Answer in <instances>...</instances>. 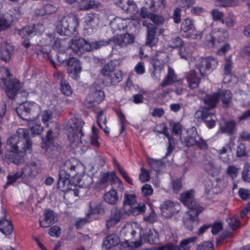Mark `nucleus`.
<instances>
[{"mask_svg":"<svg viewBox=\"0 0 250 250\" xmlns=\"http://www.w3.org/2000/svg\"><path fill=\"white\" fill-rule=\"evenodd\" d=\"M85 172L84 166L78 160L72 158L66 161L60 172L59 179L58 181V188L63 192L69 189L71 187L70 178H77L79 184L85 188H88L92 183V178L88 176H84L83 179L81 177Z\"/></svg>","mask_w":250,"mask_h":250,"instance_id":"f257e3e1","label":"nucleus"},{"mask_svg":"<svg viewBox=\"0 0 250 250\" xmlns=\"http://www.w3.org/2000/svg\"><path fill=\"white\" fill-rule=\"evenodd\" d=\"M7 145L10 150L6 151L5 158L10 162L19 164L23 154L30 151L32 143L28 138V132L26 129L19 128L15 134L8 138Z\"/></svg>","mask_w":250,"mask_h":250,"instance_id":"f03ea898","label":"nucleus"},{"mask_svg":"<svg viewBox=\"0 0 250 250\" xmlns=\"http://www.w3.org/2000/svg\"><path fill=\"white\" fill-rule=\"evenodd\" d=\"M84 122L77 119H72L69 122L70 128L68 134V139L70 147L73 149L80 148L84 150V145L82 140L83 136V128Z\"/></svg>","mask_w":250,"mask_h":250,"instance_id":"7ed1b4c3","label":"nucleus"},{"mask_svg":"<svg viewBox=\"0 0 250 250\" xmlns=\"http://www.w3.org/2000/svg\"><path fill=\"white\" fill-rule=\"evenodd\" d=\"M122 209L124 214L136 216L145 211L146 206L144 204H138L134 193L127 192L124 196Z\"/></svg>","mask_w":250,"mask_h":250,"instance_id":"20e7f679","label":"nucleus"},{"mask_svg":"<svg viewBox=\"0 0 250 250\" xmlns=\"http://www.w3.org/2000/svg\"><path fill=\"white\" fill-rule=\"evenodd\" d=\"M108 42L104 40L93 42L90 43L83 38L72 40L69 47L74 53L80 55L84 51H91L106 45Z\"/></svg>","mask_w":250,"mask_h":250,"instance_id":"39448f33","label":"nucleus"},{"mask_svg":"<svg viewBox=\"0 0 250 250\" xmlns=\"http://www.w3.org/2000/svg\"><path fill=\"white\" fill-rule=\"evenodd\" d=\"M78 24V20L75 15L63 16L56 26L57 32L61 35L70 36L75 32Z\"/></svg>","mask_w":250,"mask_h":250,"instance_id":"423d86ee","label":"nucleus"},{"mask_svg":"<svg viewBox=\"0 0 250 250\" xmlns=\"http://www.w3.org/2000/svg\"><path fill=\"white\" fill-rule=\"evenodd\" d=\"M57 134L58 132H53L52 129H49L47 131L46 137L42 139L41 147L44 149L45 155L51 159L56 158L60 152L59 145L54 143V139Z\"/></svg>","mask_w":250,"mask_h":250,"instance_id":"0eeeda50","label":"nucleus"},{"mask_svg":"<svg viewBox=\"0 0 250 250\" xmlns=\"http://www.w3.org/2000/svg\"><path fill=\"white\" fill-rule=\"evenodd\" d=\"M101 74L104 77V83L106 86L116 85L122 81L123 73L120 70H114L112 62L105 64L101 71Z\"/></svg>","mask_w":250,"mask_h":250,"instance_id":"6e6552de","label":"nucleus"},{"mask_svg":"<svg viewBox=\"0 0 250 250\" xmlns=\"http://www.w3.org/2000/svg\"><path fill=\"white\" fill-rule=\"evenodd\" d=\"M186 137L180 136L181 142L188 147L196 145L201 149L207 147L206 142L198 135L195 127H192L186 130Z\"/></svg>","mask_w":250,"mask_h":250,"instance_id":"1a4fd4ad","label":"nucleus"},{"mask_svg":"<svg viewBox=\"0 0 250 250\" xmlns=\"http://www.w3.org/2000/svg\"><path fill=\"white\" fill-rule=\"evenodd\" d=\"M217 64L218 61L214 58H200L197 60L195 66L201 75L205 76L212 72Z\"/></svg>","mask_w":250,"mask_h":250,"instance_id":"9d476101","label":"nucleus"},{"mask_svg":"<svg viewBox=\"0 0 250 250\" xmlns=\"http://www.w3.org/2000/svg\"><path fill=\"white\" fill-rule=\"evenodd\" d=\"M181 32L183 37L192 39H201L202 36L201 32L196 30L193 21L189 18L185 19L182 22Z\"/></svg>","mask_w":250,"mask_h":250,"instance_id":"9b49d317","label":"nucleus"},{"mask_svg":"<svg viewBox=\"0 0 250 250\" xmlns=\"http://www.w3.org/2000/svg\"><path fill=\"white\" fill-rule=\"evenodd\" d=\"M194 117L197 121H203L209 128H213L215 125L216 117L208 108H204L197 110Z\"/></svg>","mask_w":250,"mask_h":250,"instance_id":"f8f14e48","label":"nucleus"},{"mask_svg":"<svg viewBox=\"0 0 250 250\" xmlns=\"http://www.w3.org/2000/svg\"><path fill=\"white\" fill-rule=\"evenodd\" d=\"M90 93L86 97L84 104L87 108H91L102 102L105 97L104 93L100 89L95 90L90 88Z\"/></svg>","mask_w":250,"mask_h":250,"instance_id":"ddd939ff","label":"nucleus"},{"mask_svg":"<svg viewBox=\"0 0 250 250\" xmlns=\"http://www.w3.org/2000/svg\"><path fill=\"white\" fill-rule=\"evenodd\" d=\"M195 191L193 189L188 190L182 193L181 195V201L187 206L189 210H191L192 207H196L194 210L197 209L198 212H202L204 208L196 202L193 200Z\"/></svg>","mask_w":250,"mask_h":250,"instance_id":"4468645a","label":"nucleus"},{"mask_svg":"<svg viewBox=\"0 0 250 250\" xmlns=\"http://www.w3.org/2000/svg\"><path fill=\"white\" fill-rule=\"evenodd\" d=\"M19 171L21 176L22 182L27 184L37 175L39 167L35 163L33 162L26 165Z\"/></svg>","mask_w":250,"mask_h":250,"instance_id":"2eb2a0df","label":"nucleus"},{"mask_svg":"<svg viewBox=\"0 0 250 250\" xmlns=\"http://www.w3.org/2000/svg\"><path fill=\"white\" fill-rule=\"evenodd\" d=\"M43 30L44 27L42 24H31L19 30V34L22 38L29 40L32 36L40 34Z\"/></svg>","mask_w":250,"mask_h":250,"instance_id":"dca6fc26","label":"nucleus"},{"mask_svg":"<svg viewBox=\"0 0 250 250\" xmlns=\"http://www.w3.org/2000/svg\"><path fill=\"white\" fill-rule=\"evenodd\" d=\"M194 208L192 207L191 210H188L183 218L184 224L189 230H192L194 227L197 226L199 223L198 216L201 212H198L197 209L194 210Z\"/></svg>","mask_w":250,"mask_h":250,"instance_id":"f3484780","label":"nucleus"},{"mask_svg":"<svg viewBox=\"0 0 250 250\" xmlns=\"http://www.w3.org/2000/svg\"><path fill=\"white\" fill-rule=\"evenodd\" d=\"M84 30L88 35L95 32L99 24V19L94 14L89 13L84 18Z\"/></svg>","mask_w":250,"mask_h":250,"instance_id":"a211bd4d","label":"nucleus"},{"mask_svg":"<svg viewBox=\"0 0 250 250\" xmlns=\"http://www.w3.org/2000/svg\"><path fill=\"white\" fill-rule=\"evenodd\" d=\"M66 63L68 66V72L69 76L74 80H79L82 71L80 62L77 59L72 57L67 60Z\"/></svg>","mask_w":250,"mask_h":250,"instance_id":"6ab92c4d","label":"nucleus"},{"mask_svg":"<svg viewBox=\"0 0 250 250\" xmlns=\"http://www.w3.org/2000/svg\"><path fill=\"white\" fill-rule=\"evenodd\" d=\"M180 205L178 203H174L170 201H166L161 205V209L163 216L170 217L180 209Z\"/></svg>","mask_w":250,"mask_h":250,"instance_id":"aec40b11","label":"nucleus"},{"mask_svg":"<svg viewBox=\"0 0 250 250\" xmlns=\"http://www.w3.org/2000/svg\"><path fill=\"white\" fill-rule=\"evenodd\" d=\"M143 25L147 28V37L146 45L152 47L158 42V39L155 37L156 27L146 21H143Z\"/></svg>","mask_w":250,"mask_h":250,"instance_id":"412c9836","label":"nucleus"},{"mask_svg":"<svg viewBox=\"0 0 250 250\" xmlns=\"http://www.w3.org/2000/svg\"><path fill=\"white\" fill-rule=\"evenodd\" d=\"M112 41L115 44L121 47H124L134 42V37L128 33L116 35L113 37Z\"/></svg>","mask_w":250,"mask_h":250,"instance_id":"4be33fe9","label":"nucleus"},{"mask_svg":"<svg viewBox=\"0 0 250 250\" xmlns=\"http://www.w3.org/2000/svg\"><path fill=\"white\" fill-rule=\"evenodd\" d=\"M225 31V29L223 28H216L214 29L210 34L207 36V42L210 43L212 47H217V43L223 41L224 37L222 35Z\"/></svg>","mask_w":250,"mask_h":250,"instance_id":"5701e85b","label":"nucleus"},{"mask_svg":"<svg viewBox=\"0 0 250 250\" xmlns=\"http://www.w3.org/2000/svg\"><path fill=\"white\" fill-rule=\"evenodd\" d=\"M109 181L112 185L117 184L119 189H123V186L122 182L116 176L115 172L104 173L101 175L100 178V183L101 184H106Z\"/></svg>","mask_w":250,"mask_h":250,"instance_id":"b1692460","label":"nucleus"},{"mask_svg":"<svg viewBox=\"0 0 250 250\" xmlns=\"http://www.w3.org/2000/svg\"><path fill=\"white\" fill-rule=\"evenodd\" d=\"M143 229L141 226L136 222H132L126 224L122 229V233L131 238L135 237V233L138 231L140 237L143 234Z\"/></svg>","mask_w":250,"mask_h":250,"instance_id":"393cba45","label":"nucleus"},{"mask_svg":"<svg viewBox=\"0 0 250 250\" xmlns=\"http://www.w3.org/2000/svg\"><path fill=\"white\" fill-rule=\"evenodd\" d=\"M88 215L89 216H95L96 218L99 215H103L105 212V209L101 202L99 200H94L89 202Z\"/></svg>","mask_w":250,"mask_h":250,"instance_id":"a878e982","label":"nucleus"},{"mask_svg":"<svg viewBox=\"0 0 250 250\" xmlns=\"http://www.w3.org/2000/svg\"><path fill=\"white\" fill-rule=\"evenodd\" d=\"M115 4L123 10L134 15L138 12L136 4L133 0H115Z\"/></svg>","mask_w":250,"mask_h":250,"instance_id":"bb28decb","label":"nucleus"},{"mask_svg":"<svg viewBox=\"0 0 250 250\" xmlns=\"http://www.w3.org/2000/svg\"><path fill=\"white\" fill-rule=\"evenodd\" d=\"M204 167L206 171L213 176L218 175L221 170V167L216 165L215 160L210 157H207Z\"/></svg>","mask_w":250,"mask_h":250,"instance_id":"cd10ccee","label":"nucleus"},{"mask_svg":"<svg viewBox=\"0 0 250 250\" xmlns=\"http://www.w3.org/2000/svg\"><path fill=\"white\" fill-rule=\"evenodd\" d=\"M39 108L38 105L33 102H24L23 104L20 105L17 108V112L21 118H22V115H26L28 113H30Z\"/></svg>","mask_w":250,"mask_h":250,"instance_id":"c85d7f7f","label":"nucleus"},{"mask_svg":"<svg viewBox=\"0 0 250 250\" xmlns=\"http://www.w3.org/2000/svg\"><path fill=\"white\" fill-rule=\"evenodd\" d=\"M52 118V113L50 110H44L42 114V122L46 124L47 127H50V129H52L53 132H58L59 128V125L56 122L51 121Z\"/></svg>","mask_w":250,"mask_h":250,"instance_id":"c756f323","label":"nucleus"},{"mask_svg":"<svg viewBox=\"0 0 250 250\" xmlns=\"http://www.w3.org/2000/svg\"><path fill=\"white\" fill-rule=\"evenodd\" d=\"M122 213L121 210L114 208L111 210L109 218L106 220V226L107 229H109L116 226L121 220Z\"/></svg>","mask_w":250,"mask_h":250,"instance_id":"7c9ffc66","label":"nucleus"},{"mask_svg":"<svg viewBox=\"0 0 250 250\" xmlns=\"http://www.w3.org/2000/svg\"><path fill=\"white\" fill-rule=\"evenodd\" d=\"M119 243L120 239L117 235L115 234L108 235L103 241V250H109L117 246Z\"/></svg>","mask_w":250,"mask_h":250,"instance_id":"2f4dec72","label":"nucleus"},{"mask_svg":"<svg viewBox=\"0 0 250 250\" xmlns=\"http://www.w3.org/2000/svg\"><path fill=\"white\" fill-rule=\"evenodd\" d=\"M186 79L188 83V86L192 89L198 87L200 83V78L194 71L191 70L187 74Z\"/></svg>","mask_w":250,"mask_h":250,"instance_id":"473e14b6","label":"nucleus"},{"mask_svg":"<svg viewBox=\"0 0 250 250\" xmlns=\"http://www.w3.org/2000/svg\"><path fill=\"white\" fill-rule=\"evenodd\" d=\"M20 87L21 83L18 80L9 81L5 90L8 97L10 99H13Z\"/></svg>","mask_w":250,"mask_h":250,"instance_id":"72a5a7b5","label":"nucleus"},{"mask_svg":"<svg viewBox=\"0 0 250 250\" xmlns=\"http://www.w3.org/2000/svg\"><path fill=\"white\" fill-rule=\"evenodd\" d=\"M44 217L40 220V226L43 228H47L55 222L54 212L50 210H46Z\"/></svg>","mask_w":250,"mask_h":250,"instance_id":"f704fd0d","label":"nucleus"},{"mask_svg":"<svg viewBox=\"0 0 250 250\" xmlns=\"http://www.w3.org/2000/svg\"><path fill=\"white\" fill-rule=\"evenodd\" d=\"M130 22L129 19H123L120 17H116L110 22V26L114 30H125Z\"/></svg>","mask_w":250,"mask_h":250,"instance_id":"c9c22d12","label":"nucleus"},{"mask_svg":"<svg viewBox=\"0 0 250 250\" xmlns=\"http://www.w3.org/2000/svg\"><path fill=\"white\" fill-rule=\"evenodd\" d=\"M13 45L9 43H3L0 48V57L2 60L5 62H8L11 57V55L14 50Z\"/></svg>","mask_w":250,"mask_h":250,"instance_id":"e433bc0d","label":"nucleus"},{"mask_svg":"<svg viewBox=\"0 0 250 250\" xmlns=\"http://www.w3.org/2000/svg\"><path fill=\"white\" fill-rule=\"evenodd\" d=\"M178 82L177 75L174 73V70L170 66H168L167 73L163 79L160 86L162 87H164Z\"/></svg>","mask_w":250,"mask_h":250,"instance_id":"4c0bfd02","label":"nucleus"},{"mask_svg":"<svg viewBox=\"0 0 250 250\" xmlns=\"http://www.w3.org/2000/svg\"><path fill=\"white\" fill-rule=\"evenodd\" d=\"M63 198L67 204L72 205L79 199V191L77 188L70 189L65 192Z\"/></svg>","mask_w":250,"mask_h":250,"instance_id":"58836bf2","label":"nucleus"},{"mask_svg":"<svg viewBox=\"0 0 250 250\" xmlns=\"http://www.w3.org/2000/svg\"><path fill=\"white\" fill-rule=\"evenodd\" d=\"M19 17V12L16 10H13L5 13L1 18L7 22V25L11 26L13 23L18 20Z\"/></svg>","mask_w":250,"mask_h":250,"instance_id":"ea45409f","label":"nucleus"},{"mask_svg":"<svg viewBox=\"0 0 250 250\" xmlns=\"http://www.w3.org/2000/svg\"><path fill=\"white\" fill-rule=\"evenodd\" d=\"M195 236L185 238L181 241L179 247L175 246V250H188L196 242Z\"/></svg>","mask_w":250,"mask_h":250,"instance_id":"a19ab883","label":"nucleus"},{"mask_svg":"<svg viewBox=\"0 0 250 250\" xmlns=\"http://www.w3.org/2000/svg\"><path fill=\"white\" fill-rule=\"evenodd\" d=\"M151 62L154 68L151 77L153 80L158 81L161 78V62L155 59H152Z\"/></svg>","mask_w":250,"mask_h":250,"instance_id":"79ce46f5","label":"nucleus"},{"mask_svg":"<svg viewBox=\"0 0 250 250\" xmlns=\"http://www.w3.org/2000/svg\"><path fill=\"white\" fill-rule=\"evenodd\" d=\"M99 138V130L94 125H93L92 132L89 135V142L90 145L94 147L98 148L100 146Z\"/></svg>","mask_w":250,"mask_h":250,"instance_id":"37998d69","label":"nucleus"},{"mask_svg":"<svg viewBox=\"0 0 250 250\" xmlns=\"http://www.w3.org/2000/svg\"><path fill=\"white\" fill-rule=\"evenodd\" d=\"M218 100L219 93H216L211 95H206L204 101L209 108H211L216 106Z\"/></svg>","mask_w":250,"mask_h":250,"instance_id":"c03bdc74","label":"nucleus"},{"mask_svg":"<svg viewBox=\"0 0 250 250\" xmlns=\"http://www.w3.org/2000/svg\"><path fill=\"white\" fill-rule=\"evenodd\" d=\"M214 182L210 180H205L204 182L205 191L207 194L213 195L219 193L218 188L215 187Z\"/></svg>","mask_w":250,"mask_h":250,"instance_id":"a18cd8bd","label":"nucleus"},{"mask_svg":"<svg viewBox=\"0 0 250 250\" xmlns=\"http://www.w3.org/2000/svg\"><path fill=\"white\" fill-rule=\"evenodd\" d=\"M0 231L6 235L10 234L13 231L11 222L4 218L1 219L0 220Z\"/></svg>","mask_w":250,"mask_h":250,"instance_id":"49530a36","label":"nucleus"},{"mask_svg":"<svg viewBox=\"0 0 250 250\" xmlns=\"http://www.w3.org/2000/svg\"><path fill=\"white\" fill-rule=\"evenodd\" d=\"M104 199L106 203L109 204H115L118 200L117 192L115 189H111L104 194Z\"/></svg>","mask_w":250,"mask_h":250,"instance_id":"de8ad7c7","label":"nucleus"},{"mask_svg":"<svg viewBox=\"0 0 250 250\" xmlns=\"http://www.w3.org/2000/svg\"><path fill=\"white\" fill-rule=\"evenodd\" d=\"M193 51V47L189 45L182 46L179 50L181 58L186 60L191 59Z\"/></svg>","mask_w":250,"mask_h":250,"instance_id":"09e8293b","label":"nucleus"},{"mask_svg":"<svg viewBox=\"0 0 250 250\" xmlns=\"http://www.w3.org/2000/svg\"><path fill=\"white\" fill-rule=\"evenodd\" d=\"M147 161L150 167L156 171H159L164 165L163 161L160 159H155L147 157Z\"/></svg>","mask_w":250,"mask_h":250,"instance_id":"8fccbe9b","label":"nucleus"},{"mask_svg":"<svg viewBox=\"0 0 250 250\" xmlns=\"http://www.w3.org/2000/svg\"><path fill=\"white\" fill-rule=\"evenodd\" d=\"M166 5L165 0H152L150 9L152 11H158L160 9H163Z\"/></svg>","mask_w":250,"mask_h":250,"instance_id":"3c124183","label":"nucleus"},{"mask_svg":"<svg viewBox=\"0 0 250 250\" xmlns=\"http://www.w3.org/2000/svg\"><path fill=\"white\" fill-rule=\"evenodd\" d=\"M28 126L33 135H40L43 130V128L40 125L36 124L34 121L30 122Z\"/></svg>","mask_w":250,"mask_h":250,"instance_id":"603ef678","label":"nucleus"},{"mask_svg":"<svg viewBox=\"0 0 250 250\" xmlns=\"http://www.w3.org/2000/svg\"><path fill=\"white\" fill-rule=\"evenodd\" d=\"M238 0H215V5L218 7H229L236 5Z\"/></svg>","mask_w":250,"mask_h":250,"instance_id":"864d4df0","label":"nucleus"},{"mask_svg":"<svg viewBox=\"0 0 250 250\" xmlns=\"http://www.w3.org/2000/svg\"><path fill=\"white\" fill-rule=\"evenodd\" d=\"M60 84L61 90L64 95L69 96L72 94L73 90L67 82L65 80H62Z\"/></svg>","mask_w":250,"mask_h":250,"instance_id":"5fc2aeb1","label":"nucleus"},{"mask_svg":"<svg viewBox=\"0 0 250 250\" xmlns=\"http://www.w3.org/2000/svg\"><path fill=\"white\" fill-rule=\"evenodd\" d=\"M231 152V148L229 144H225L222 148L217 150V153L218 154L219 159H223L224 161H226L228 159L222 157V155L226 154V153H230Z\"/></svg>","mask_w":250,"mask_h":250,"instance_id":"6e6d98bb","label":"nucleus"},{"mask_svg":"<svg viewBox=\"0 0 250 250\" xmlns=\"http://www.w3.org/2000/svg\"><path fill=\"white\" fill-rule=\"evenodd\" d=\"M154 131L164 134L168 139L170 135L168 132V128L166 124L162 123L157 125L154 129Z\"/></svg>","mask_w":250,"mask_h":250,"instance_id":"4d7b16f0","label":"nucleus"},{"mask_svg":"<svg viewBox=\"0 0 250 250\" xmlns=\"http://www.w3.org/2000/svg\"><path fill=\"white\" fill-rule=\"evenodd\" d=\"M147 241L151 244H155L159 243L158 234L155 229H151L149 231L147 235Z\"/></svg>","mask_w":250,"mask_h":250,"instance_id":"13d9d810","label":"nucleus"},{"mask_svg":"<svg viewBox=\"0 0 250 250\" xmlns=\"http://www.w3.org/2000/svg\"><path fill=\"white\" fill-rule=\"evenodd\" d=\"M241 176L243 181L250 183V164L247 163L245 164Z\"/></svg>","mask_w":250,"mask_h":250,"instance_id":"bf43d9fd","label":"nucleus"},{"mask_svg":"<svg viewBox=\"0 0 250 250\" xmlns=\"http://www.w3.org/2000/svg\"><path fill=\"white\" fill-rule=\"evenodd\" d=\"M231 94L230 91L225 90L219 94V98H220L223 104H228L231 100Z\"/></svg>","mask_w":250,"mask_h":250,"instance_id":"052dcab7","label":"nucleus"},{"mask_svg":"<svg viewBox=\"0 0 250 250\" xmlns=\"http://www.w3.org/2000/svg\"><path fill=\"white\" fill-rule=\"evenodd\" d=\"M235 129V122L233 120L227 122L225 123V126L221 128L222 132L229 133V134L233 133Z\"/></svg>","mask_w":250,"mask_h":250,"instance_id":"680f3d73","label":"nucleus"},{"mask_svg":"<svg viewBox=\"0 0 250 250\" xmlns=\"http://www.w3.org/2000/svg\"><path fill=\"white\" fill-rule=\"evenodd\" d=\"M227 222L229 226L233 229H237L240 225L239 221L234 215L229 216L227 218Z\"/></svg>","mask_w":250,"mask_h":250,"instance_id":"e2e57ef3","label":"nucleus"},{"mask_svg":"<svg viewBox=\"0 0 250 250\" xmlns=\"http://www.w3.org/2000/svg\"><path fill=\"white\" fill-rule=\"evenodd\" d=\"M232 68V57L229 56L225 59L224 64V73L226 75H230Z\"/></svg>","mask_w":250,"mask_h":250,"instance_id":"0e129e2a","label":"nucleus"},{"mask_svg":"<svg viewBox=\"0 0 250 250\" xmlns=\"http://www.w3.org/2000/svg\"><path fill=\"white\" fill-rule=\"evenodd\" d=\"M221 22L225 24L228 27H232L234 26L235 21V18L233 14L229 13L228 15L221 21Z\"/></svg>","mask_w":250,"mask_h":250,"instance_id":"69168bd1","label":"nucleus"},{"mask_svg":"<svg viewBox=\"0 0 250 250\" xmlns=\"http://www.w3.org/2000/svg\"><path fill=\"white\" fill-rule=\"evenodd\" d=\"M101 3L94 0H90L86 1L85 4L81 5V9L82 10H88L99 7Z\"/></svg>","mask_w":250,"mask_h":250,"instance_id":"338daca9","label":"nucleus"},{"mask_svg":"<svg viewBox=\"0 0 250 250\" xmlns=\"http://www.w3.org/2000/svg\"><path fill=\"white\" fill-rule=\"evenodd\" d=\"M141 173L139 175V180L142 183L148 181L150 179V175L147 170L144 167L141 168Z\"/></svg>","mask_w":250,"mask_h":250,"instance_id":"774afa93","label":"nucleus"}]
</instances>
